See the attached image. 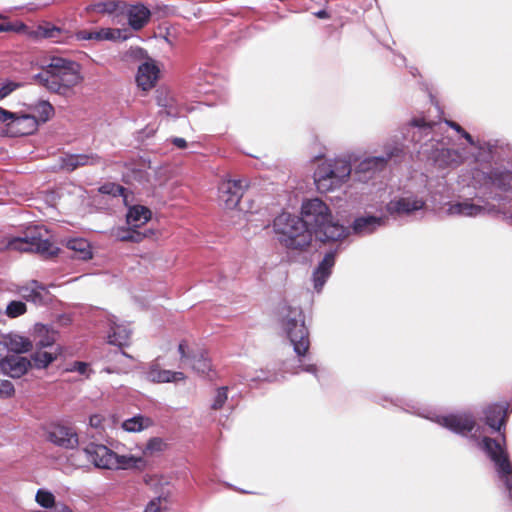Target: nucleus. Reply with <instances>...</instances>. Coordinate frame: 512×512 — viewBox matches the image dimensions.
<instances>
[{"label": "nucleus", "mask_w": 512, "mask_h": 512, "mask_svg": "<svg viewBox=\"0 0 512 512\" xmlns=\"http://www.w3.org/2000/svg\"><path fill=\"white\" fill-rule=\"evenodd\" d=\"M445 126L441 122H427L424 118H414L409 125L412 141L420 143L418 153L432 160L439 168H454L463 161L462 154L449 149L450 140L443 136Z\"/></svg>", "instance_id": "f257e3e1"}, {"label": "nucleus", "mask_w": 512, "mask_h": 512, "mask_svg": "<svg viewBox=\"0 0 512 512\" xmlns=\"http://www.w3.org/2000/svg\"><path fill=\"white\" fill-rule=\"evenodd\" d=\"M60 32L61 31L59 28L52 26L49 28H44L42 31V35L45 38L56 39L58 37V35L60 34Z\"/></svg>", "instance_id": "864d4df0"}, {"label": "nucleus", "mask_w": 512, "mask_h": 512, "mask_svg": "<svg viewBox=\"0 0 512 512\" xmlns=\"http://www.w3.org/2000/svg\"><path fill=\"white\" fill-rule=\"evenodd\" d=\"M314 15L317 18H320V19H327V18H329V14H328V12L326 10H319V11L315 12Z\"/></svg>", "instance_id": "680f3d73"}, {"label": "nucleus", "mask_w": 512, "mask_h": 512, "mask_svg": "<svg viewBox=\"0 0 512 512\" xmlns=\"http://www.w3.org/2000/svg\"><path fill=\"white\" fill-rule=\"evenodd\" d=\"M14 385L9 380H0V397L9 398L14 395Z\"/></svg>", "instance_id": "8fccbe9b"}, {"label": "nucleus", "mask_w": 512, "mask_h": 512, "mask_svg": "<svg viewBox=\"0 0 512 512\" xmlns=\"http://www.w3.org/2000/svg\"><path fill=\"white\" fill-rule=\"evenodd\" d=\"M385 219L377 216H362L353 221L352 231L357 235H368L373 233L377 228L383 226Z\"/></svg>", "instance_id": "393cba45"}, {"label": "nucleus", "mask_w": 512, "mask_h": 512, "mask_svg": "<svg viewBox=\"0 0 512 512\" xmlns=\"http://www.w3.org/2000/svg\"><path fill=\"white\" fill-rule=\"evenodd\" d=\"M0 345L17 355L26 353L33 347L29 338L14 332L0 334Z\"/></svg>", "instance_id": "4be33fe9"}, {"label": "nucleus", "mask_w": 512, "mask_h": 512, "mask_svg": "<svg viewBox=\"0 0 512 512\" xmlns=\"http://www.w3.org/2000/svg\"><path fill=\"white\" fill-rule=\"evenodd\" d=\"M153 425V420L149 417L137 415L125 420L122 423V428L127 432H140Z\"/></svg>", "instance_id": "72a5a7b5"}, {"label": "nucleus", "mask_w": 512, "mask_h": 512, "mask_svg": "<svg viewBox=\"0 0 512 512\" xmlns=\"http://www.w3.org/2000/svg\"><path fill=\"white\" fill-rule=\"evenodd\" d=\"M494 211V206L485 204H478L473 202L472 199H464L449 204L447 213L452 216L461 217H478L490 214Z\"/></svg>", "instance_id": "ddd939ff"}, {"label": "nucleus", "mask_w": 512, "mask_h": 512, "mask_svg": "<svg viewBox=\"0 0 512 512\" xmlns=\"http://www.w3.org/2000/svg\"><path fill=\"white\" fill-rule=\"evenodd\" d=\"M37 332L41 335V338L36 343L38 348L50 347L56 342L57 333L54 330H49L44 325H37Z\"/></svg>", "instance_id": "4c0bfd02"}, {"label": "nucleus", "mask_w": 512, "mask_h": 512, "mask_svg": "<svg viewBox=\"0 0 512 512\" xmlns=\"http://www.w3.org/2000/svg\"><path fill=\"white\" fill-rule=\"evenodd\" d=\"M12 117H13V112L0 107V123L5 124V128L8 127V123L10 122Z\"/></svg>", "instance_id": "5fc2aeb1"}, {"label": "nucleus", "mask_w": 512, "mask_h": 512, "mask_svg": "<svg viewBox=\"0 0 512 512\" xmlns=\"http://www.w3.org/2000/svg\"><path fill=\"white\" fill-rule=\"evenodd\" d=\"M165 448V441L162 438L154 437L147 442L143 452L145 455H153L162 452Z\"/></svg>", "instance_id": "c03bdc74"}, {"label": "nucleus", "mask_w": 512, "mask_h": 512, "mask_svg": "<svg viewBox=\"0 0 512 512\" xmlns=\"http://www.w3.org/2000/svg\"><path fill=\"white\" fill-rule=\"evenodd\" d=\"M67 248L73 251L72 257L81 260H88L92 258V251L90 244L83 238H73L67 241Z\"/></svg>", "instance_id": "473e14b6"}, {"label": "nucleus", "mask_w": 512, "mask_h": 512, "mask_svg": "<svg viewBox=\"0 0 512 512\" xmlns=\"http://www.w3.org/2000/svg\"><path fill=\"white\" fill-rule=\"evenodd\" d=\"M247 187L245 180L224 179L220 182L218 191L219 199L228 209L237 207Z\"/></svg>", "instance_id": "9b49d317"}, {"label": "nucleus", "mask_w": 512, "mask_h": 512, "mask_svg": "<svg viewBox=\"0 0 512 512\" xmlns=\"http://www.w3.org/2000/svg\"><path fill=\"white\" fill-rule=\"evenodd\" d=\"M36 119L38 122H46L54 114L53 106L47 101H40L35 105Z\"/></svg>", "instance_id": "ea45409f"}, {"label": "nucleus", "mask_w": 512, "mask_h": 512, "mask_svg": "<svg viewBox=\"0 0 512 512\" xmlns=\"http://www.w3.org/2000/svg\"><path fill=\"white\" fill-rule=\"evenodd\" d=\"M105 418L100 414L91 415L89 418V426L97 430L98 434L104 429Z\"/></svg>", "instance_id": "3c124183"}, {"label": "nucleus", "mask_w": 512, "mask_h": 512, "mask_svg": "<svg viewBox=\"0 0 512 512\" xmlns=\"http://www.w3.org/2000/svg\"><path fill=\"white\" fill-rule=\"evenodd\" d=\"M21 296L28 302L35 305L46 303L47 291L38 281L33 280L28 286L20 289Z\"/></svg>", "instance_id": "cd10ccee"}, {"label": "nucleus", "mask_w": 512, "mask_h": 512, "mask_svg": "<svg viewBox=\"0 0 512 512\" xmlns=\"http://www.w3.org/2000/svg\"><path fill=\"white\" fill-rule=\"evenodd\" d=\"M151 211L141 205H135L128 209L126 214L127 225L142 227L151 219Z\"/></svg>", "instance_id": "c85d7f7f"}, {"label": "nucleus", "mask_w": 512, "mask_h": 512, "mask_svg": "<svg viewBox=\"0 0 512 512\" xmlns=\"http://www.w3.org/2000/svg\"><path fill=\"white\" fill-rule=\"evenodd\" d=\"M99 192L101 194L112 195L114 197L122 196L124 198V201H126L127 198L126 189L123 186L113 182H108L101 185L99 187Z\"/></svg>", "instance_id": "a19ab883"}, {"label": "nucleus", "mask_w": 512, "mask_h": 512, "mask_svg": "<svg viewBox=\"0 0 512 512\" xmlns=\"http://www.w3.org/2000/svg\"><path fill=\"white\" fill-rule=\"evenodd\" d=\"M166 500L161 496L152 499L145 507L143 512H160L162 510V501Z\"/></svg>", "instance_id": "603ef678"}, {"label": "nucleus", "mask_w": 512, "mask_h": 512, "mask_svg": "<svg viewBox=\"0 0 512 512\" xmlns=\"http://www.w3.org/2000/svg\"><path fill=\"white\" fill-rule=\"evenodd\" d=\"M123 15L127 16L128 23L134 30H140L149 21L151 12L142 4L131 6L126 5Z\"/></svg>", "instance_id": "5701e85b"}, {"label": "nucleus", "mask_w": 512, "mask_h": 512, "mask_svg": "<svg viewBox=\"0 0 512 512\" xmlns=\"http://www.w3.org/2000/svg\"><path fill=\"white\" fill-rule=\"evenodd\" d=\"M485 423L493 431H501L502 426L505 423V417L507 415V408L500 404H493L488 406L485 411Z\"/></svg>", "instance_id": "bb28decb"}, {"label": "nucleus", "mask_w": 512, "mask_h": 512, "mask_svg": "<svg viewBox=\"0 0 512 512\" xmlns=\"http://www.w3.org/2000/svg\"><path fill=\"white\" fill-rule=\"evenodd\" d=\"M404 153L403 144L394 143L385 145V154L382 156L367 157L359 162L355 174L360 180L371 178L377 172L384 170L390 160L400 158Z\"/></svg>", "instance_id": "6e6552de"}, {"label": "nucleus", "mask_w": 512, "mask_h": 512, "mask_svg": "<svg viewBox=\"0 0 512 512\" xmlns=\"http://www.w3.org/2000/svg\"><path fill=\"white\" fill-rule=\"evenodd\" d=\"M172 143L179 149H184L187 147V142L184 138L175 137L172 139Z\"/></svg>", "instance_id": "bf43d9fd"}, {"label": "nucleus", "mask_w": 512, "mask_h": 512, "mask_svg": "<svg viewBox=\"0 0 512 512\" xmlns=\"http://www.w3.org/2000/svg\"><path fill=\"white\" fill-rule=\"evenodd\" d=\"M47 439L54 445L64 449H74L79 443L77 433L71 427L63 425L51 426Z\"/></svg>", "instance_id": "f3484780"}, {"label": "nucleus", "mask_w": 512, "mask_h": 512, "mask_svg": "<svg viewBox=\"0 0 512 512\" xmlns=\"http://www.w3.org/2000/svg\"><path fill=\"white\" fill-rule=\"evenodd\" d=\"M145 378L154 383H169L183 380L185 376L182 372L162 370L157 365H151L145 372Z\"/></svg>", "instance_id": "a878e982"}, {"label": "nucleus", "mask_w": 512, "mask_h": 512, "mask_svg": "<svg viewBox=\"0 0 512 512\" xmlns=\"http://www.w3.org/2000/svg\"><path fill=\"white\" fill-rule=\"evenodd\" d=\"M12 30H13V26L10 23H0V33L12 31Z\"/></svg>", "instance_id": "e2e57ef3"}, {"label": "nucleus", "mask_w": 512, "mask_h": 512, "mask_svg": "<svg viewBox=\"0 0 512 512\" xmlns=\"http://www.w3.org/2000/svg\"><path fill=\"white\" fill-rule=\"evenodd\" d=\"M334 171V183L336 188L340 187L349 178L352 167L346 159L329 160Z\"/></svg>", "instance_id": "7c9ffc66"}, {"label": "nucleus", "mask_w": 512, "mask_h": 512, "mask_svg": "<svg viewBox=\"0 0 512 512\" xmlns=\"http://www.w3.org/2000/svg\"><path fill=\"white\" fill-rule=\"evenodd\" d=\"M87 459L99 469H130L142 463L140 457L133 455H118L103 444L90 443L84 448Z\"/></svg>", "instance_id": "423d86ee"}, {"label": "nucleus", "mask_w": 512, "mask_h": 512, "mask_svg": "<svg viewBox=\"0 0 512 512\" xmlns=\"http://www.w3.org/2000/svg\"><path fill=\"white\" fill-rule=\"evenodd\" d=\"M426 201L412 192H403L400 196L391 199L386 210L392 216L411 215L412 213L422 210Z\"/></svg>", "instance_id": "9d476101"}, {"label": "nucleus", "mask_w": 512, "mask_h": 512, "mask_svg": "<svg viewBox=\"0 0 512 512\" xmlns=\"http://www.w3.org/2000/svg\"><path fill=\"white\" fill-rule=\"evenodd\" d=\"M75 36L77 40H92V31L80 30Z\"/></svg>", "instance_id": "6e6d98bb"}, {"label": "nucleus", "mask_w": 512, "mask_h": 512, "mask_svg": "<svg viewBox=\"0 0 512 512\" xmlns=\"http://www.w3.org/2000/svg\"><path fill=\"white\" fill-rule=\"evenodd\" d=\"M228 388L227 387H220L217 389L216 395L214 397L213 403H212V409L218 410L223 407L224 403L228 399Z\"/></svg>", "instance_id": "de8ad7c7"}, {"label": "nucleus", "mask_w": 512, "mask_h": 512, "mask_svg": "<svg viewBox=\"0 0 512 512\" xmlns=\"http://www.w3.org/2000/svg\"><path fill=\"white\" fill-rule=\"evenodd\" d=\"M157 104L164 109L167 116L177 117L180 112L175 103L172 93L168 90L161 89L157 91L156 96Z\"/></svg>", "instance_id": "2f4dec72"}, {"label": "nucleus", "mask_w": 512, "mask_h": 512, "mask_svg": "<svg viewBox=\"0 0 512 512\" xmlns=\"http://www.w3.org/2000/svg\"><path fill=\"white\" fill-rule=\"evenodd\" d=\"M123 180L128 184L134 182L144 183L148 181V173L143 167L129 165L127 166V170L123 173Z\"/></svg>", "instance_id": "f704fd0d"}, {"label": "nucleus", "mask_w": 512, "mask_h": 512, "mask_svg": "<svg viewBox=\"0 0 512 512\" xmlns=\"http://www.w3.org/2000/svg\"><path fill=\"white\" fill-rule=\"evenodd\" d=\"M36 502L43 508H52L55 503V497L54 495L44 489H39L35 496Z\"/></svg>", "instance_id": "37998d69"}, {"label": "nucleus", "mask_w": 512, "mask_h": 512, "mask_svg": "<svg viewBox=\"0 0 512 512\" xmlns=\"http://www.w3.org/2000/svg\"><path fill=\"white\" fill-rule=\"evenodd\" d=\"M159 75L158 67L152 62H145L138 68L136 81L142 90L147 91L154 87Z\"/></svg>", "instance_id": "b1692460"}, {"label": "nucleus", "mask_w": 512, "mask_h": 512, "mask_svg": "<svg viewBox=\"0 0 512 512\" xmlns=\"http://www.w3.org/2000/svg\"><path fill=\"white\" fill-rule=\"evenodd\" d=\"M132 226H117L111 229V236L120 242H130Z\"/></svg>", "instance_id": "a18cd8bd"}, {"label": "nucleus", "mask_w": 512, "mask_h": 512, "mask_svg": "<svg viewBox=\"0 0 512 512\" xmlns=\"http://www.w3.org/2000/svg\"><path fill=\"white\" fill-rule=\"evenodd\" d=\"M302 219L320 241H338L349 235L350 230L333 220L328 206L319 198L302 204Z\"/></svg>", "instance_id": "7ed1b4c3"}, {"label": "nucleus", "mask_w": 512, "mask_h": 512, "mask_svg": "<svg viewBox=\"0 0 512 512\" xmlns=\"http://www.w3.org/2000/svg\"><path fill=\"white\" fill-rule=\"evenodd\" d=\"M187 343L185 341L180 342L178 351L182 361H187L190 367L199 374H207L211 371V360L209 359L207 352L204 350H198L193 352L191 355L186 353Z\"/></svg>", "instance_id": "6ab92c4d"}, {"label": "nucleus", "mask_w": 512, "mask_h": 512, "mask_svg": "<svg viewBox=\"0 0 512 512\" xmlns=\"http://www.w3.org/2000/svg\"><path fill=\"white\" fill-rule=\"evenodd\" d=\"M27 312L26 303L20 300L10 301L5 309L4 314L11 319L24 315Z\"/></svg>", "instance_id": "58836bf2"}, {"label": "nucleus", "mask_w": 512, "mask_h": 512, "mask_svg": "<svg viewBox=\"0 0 512 512\" xmlns=\"http://www.w3.org/2000/svg\"><path fill=\"white\" fill-rule=\"evenodd\" d=\"M278 316L280 326L290 340L297 356L298 365L291 368L286 367V371L292 374L304 371L316 376L318 371L316 365L305 362L310 347V340L301 308L283 304L279 307Z\"/></svg>", "instance_id": "f03ea898"}, {"label": "nucleus", "mask_w": 512, "mask_h": 512, "mask_svg": "<svg viewBox=\"0 0 512 512\" xmlns=\"http://www.w3.org/2000/svg\"><path fill=\"white\" fill-rule=\"evenodd\" d=\"M483 186L492 198L496 199L497 195H493V191H510L512 190V171L503 168H494L490 172L483 174Z\"/></svg>", "instance_id": "f8f14e48"}, {"label": "nucleus", "mask_w": 512, "mask_h": 512, "mask_svg": "<svg viewBox=\"0 0 512 512\" xmlns=\"http://www.w3.org/2000/svg\"><path fill=\"white\" fill-rule=\"evenodd\" d=\"M444 125L454 129L458 134H461L464 131V129L454 121L446 120Z\"/></svg>", "instance_id": "13d9d810"}, {"label": "nucleus", "mask_w": 512, "mask_h": 512, "mask_svg": "<svg viewBox=\"0 0 512 512\" xmlns=\"http://www.w3.org/2000/svg\"><path fill=\"white\" fill-rule=\"evenodd\" d=\"M126 3L121 0H92L86 7L87 16L102 15L117 17L123 15Z\"/></svg>", "instance_id": "2eb2a0df"}, {"label": "nucleus", "mask_w": 512, "mask_h": 512, "mask_svg": "<svg viewBox=\"0 0 512 512\" xmlns=\"http://www.w3.org/2000/svg\"><path fill=\"white\" fill-rule=\"evenodd\" d=\"M110 321V330L108 332V343L118 347L127 344L131 331L123 325L117 324L114 320Z\"/></svg>", "instance_id": "c756f323"}, {"label": "nucleus", "mask_w": 512, "mask_h": 512, "mask_svg": "<svg viewBox=\"0 0 512 512\" xmlns=\"http://www.w3.org/2000/svg\"><path fill=\"white\" fill-rule=\"evenodd\" d=\"M56 358L57 353L43 351L40 348L31 355L30 361L31 363L33 362L37 369H44L48 367Z\"/></svg>", "instance_id": "c9c22d12"}, {"label": "nucleus", "mask_w": 512, "mask_h": 512, "mask_svg": "<svg viewBox=\"0 0 512 512\" xmlns=\"http://www.w3.org/2000/svg\"><path fill=\"white\" fill-rule=\"evenodd\" d=\"M38 120L35 115L13 112V117L5 128V133L11 137L32 134L37 130Z\"/></svg>", "instance_id": "4468645a"}, {"label": "nucleus", "mask_w": 512, "mask_h": 512, "mask_svg": "<svg viewBox=\"0 0 512 512\" xmlns=\"http://www.w3.org/2000/svg\"><path fill=\"white\" fill-rule=\"evenodd\" d=\"M83 166H102L106 168L108 162L106 159L94 152L83 154H69L62 158V167L67 171H74Z\"/></svg>", "instance_id": "dca6fc26"}, {"label": "nucleus", "mask_w": 512, "mask_h": 512, "mask_svg": "<svg viewBox=\"0 0 512 512\" xmlns=\"http://www.w3.org/2000/svg\"><path fill=\"white\" fill-rule=\"evenodd\" d=\"M2 319H3V313H2V311L0 310V322L2 321Z\"/></svg>", "instance_id": "0e129e2a"}, {"label": "nucleus", "mask_w": 512, "mask_h": 512, "mask_svg": "<svg viewBox=\"0 0 512 512\" xmlns=\"http://www.w3.org/2000/svg\"><path fill=\"white\" fill-rule=\"evenodd\" d=\"M336 254L337 250L327 252L313 272L314 288L318 292L322 290L323 286L331 275L332 268L335 264Z\"/></svg>", "instance_id": "aec40b11"}, {"label": "nucleus", "mask_w": 512, "mask_h": 512, "mask_svg": "<svg viewBox=\"0 0 512 512\" xmlns=\"http://www.w3.org/2000/svg\"><path fill=\"white\" fill-rule=\"evenodd\" d=\"M68 371L78 372L79 374L85 375L86 377H89L90 373L92 372L88 363L80 361H76L71 364V367L68 369Z\"/></svg>", "instance_id": "09e8293b"}, {"label": "nucleus", "mask_w": 512, "mask_h": 512, "mask_svg": "<svg viewBox=\"0 0 512 512\" xmlns=\"http://www.w3.org/2000/svg\"><path fill=\"white\" fill-rule=\"evenodd\" d=\"M122 32L117 28H101L99 30L92 31V40L101 42L105 40L116 41L124 39Z\"/></svg>", "instance_id": "e433bc0d"}, {"label": "nucleus", "mask_w": 512, "mask_h": 512, "mask_svg": "<svg viewBox=\"0 0 512 512\" xmlns=\"http://www.w3.org/2000/svg\"><path fill=\"white\" fill-rule=\"evenodd\" d=\"M141 227H133L131 229V243H140L144 239L151 238L154 235L153 229L140 230Z\"/></svg>", "instance_id": "49530a36"}, {"label": "nucleus", "mask_w": 512, "mask_h": 512, "mask_svg": "<svg viewBox=\"0 0 512 512\" xmlns=\"http://www.w3.org/2000/svg\"><path fill=\"white\" fill-rule=\"evenodd\" d=\"M31 361L17 354L0 359V371L11 378H20L31 368Z\"/></svg>", "instance_id": "a211bd4d"}, {"label": "nucleus", "mask_w": 512, "mask_h": 512, "mask_svg": "<svg viewBox=\"0 0 512 512\" xmlns=\"http://www.w3.org/2000/svg\"><path fill=\"white\" fill-rule=\"evenodd\" d=\"M414 412L462 436H466L468 433H471L476 427L475 417L470 412L466 411L451 413L448 415H436L432 412L424 414L419 410Z\"/></svg>", "instance_id": "1a4fd4ad"}, {"label": "nucleus", "mask_w": 512, "mask_h": 512, "mask_svg": "<svg viewBox=\"0 0 512 512\" xmlns=\"http://www.w3.org/2000/svg\"><path fill=\"white\" fill-rule=\"evenodd\" d=\"M4 247L8 250L36 252L45 256H52L57 252V248L48 239L42 238L37 229H29L23 237H8Z\"/></svg>", "instance_id": "0eeeda50"}, {"label": "nucleus", "mask_w": 512, "mask_h": 512, "mask_svg": "<svg viewBox=\"0 0 512 512\" xmlns=\"http://www.w3.org/2000/svg\"><path fill=\"white\" fill-rule=\"evenodd\" d=\"M39 84L51 92L68 95L72 88L82 82L79 63L61 57H53L42 72L35 76Z\"/></svg>", "instance_id": "20e7f679"}, {"label": "nucleus", "mask_w": 512, "mask_h": 512, "mask_svg": "<svg viewBox=\"0 0 512 512\" xmlns=\"http://www.w3.org/2000/svg\"><path fill=\"white\" fill-rule=\"evenodd\" d=\"M314 182L319 192H329L336 189L334 183V171L330 161H324L318 165L314 172Z\"/></svg>", "instance_id": "412c9836"}, {"label": "nucleus", "mask_w": 512, "mask_h": 512, "mask_svg": "<svg viewBox=\"0 0 512 512\" xmlns=\"http://www.w3.org/2000/svg\"><path fill=\"white\" fill-rule=\"evenodd\" d=\"M252 380L253 381L260 380V381L272 382V381H276L277 377L275 375L274 376H268V375H266L265 372L261 371V375H258L257 377L252 378Z\"/></svg>", "instance_id": "4d7b16f0"}, {"label": "nucleus", "mask_w": 512, "mask_h": 512, "mask_svg": "<svg viewBox=\"0 0 512 512\" xmlns=\"http://www.w3.org/2000/svg\"><path fill=\"white\" fill-rule=\"evenodd\" d=\"M273 230L279 242L288 249L303 250L312 241V232L305 221L290 213L279 214L273 221Z\"/></svg>", "instance_id": "39448f33"}, {"label": "nucleus", "mask_w": 512, "mask_h": 512, "mask_svg": "<svg viewBox=\"0 0 512 512\" xmlns=\"http://www.w3.org/2000/svg\"><path fill=\"white\" fill-rule=\"evenodd\" d=\"M471 146L474 145V140L472 136L466 132L465 130L460 134Z\"/></svg>", "instance_id": "052dcab7"}, {"label": "nucleus", "mask_w": 512, "mask_h": 512, "mask_svg": "<svg viewBox=\"0 0 512 512\" xmlns=\"http://www.w3.org/2000/svg\"><path fill=\"white\" fill-rule=\"evenodd\" d=\"M22 86L21 82L0 79V101Z\"/></svg>", "instance_id": "79ce46f5"}]
</instances>
